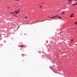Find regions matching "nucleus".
<instances>
[{"label": "nucleus", "instance_id": "2eb2a0df", "mask_svg": "<svg viewBox=\"0 0 77 77\" xmlns=\"http://www.w3.org/2000/svg\"><path fill=\"white\" fill-rule=\"evenodd\" d=\"M40 7L41 8H42V6H41V5H40Z\"/></svg>", "mask_w": 77, "mask_h": 77}, {"label": "nucleus", "instance_id": "412c9836", "mask_svg": "<svg viewBox=\"0 0 77 77\" xmlns=\"http://www.w3.org/2000/svg\"><path fill=\"white\" fill-rule=\"evenodd\" d=\"M27 18V17L26 16V17H25V18Z\"/></svg>", "mask_w": 77, "mask_h": 77}, {"label": "nucleus", "instance_id": "f8f14e48", "mask_svg": "<svg viewBox=\"0 0 77 77\" xmlns=\"http://www.w3.org/2000/svg\"><path fill=\"white\" fill-rule=\"evenodd\" d=\"M75 5H76L75 4H73L72 6H75Z\"/></svg>", "mask_w": 77, "mask_h": 77}, {"label": "nucleus", "instance_id": "dca6fc26", "mask_svg": "<svg viewBox=\"0 0 77 77\" xmlns=\"http://www.w3.org/2000/svg\"><path fill=\"white\" fill-rule=\"evenodd\" d=\"M20 0H15V1H19Z\"/></svg>", "mask_w": 77, "mask_h": 77}, {"label": "nucleus", "instance_id": "0eeeda50", "mask_svg": "<svg viewBox=\"0 0 77 77\" xmlns=\"http://www.w3.org/2000/svg\"><path fill=\"white\" fill-rule=\"evenodd\" d=\"M58 18H60V19H61L62 18V17L61 16H60V17H58Z\"/></svg>", "mask_w": 77, "mask_h": 77}, {"label": "nucleus", "instance_id": "4468645a", "mask_svg": "<svg viewBox=\"0 0 77 77\" xmlns=\"http://www.w3.org/2000/svg\"><path fill=\"white\" fill-rule=\"evenodd\" d=\"M73 41V39H72L71 41V42H72Z\"/></svg>", "mask_w": 77, "mask_h": 77}, {"label": "nucleus", "instance_id": "9d476101", "mask_svg": "<svg viewBox=\"0 0 77 77\" xmlns=\"http://www.w3.org/2000/svg\"><path fill=\"white\" fill-rule=\"evenodd\" d=\"M42 21H37V23H39V22H42Z\"/></svg>", "mask_w": 77, "mask_h": 77}, {"label": "nucleus", "instance_id": "aec40b11", "mask_svg": "<svg viewBox=\"0 0 77 77\" xmlns=\"http://www.w3.org/2000/svg\"><path fill=\"white\" fill-rule=\"evenodd\" d=\"M75 4L76 5H77V2H76V4Z\"/></svg>", "mask_w": 77, "mask_h": 77}, {"label": "nucleus", "instance_id": "f3484780", "mask_svg": "<svg viewBox=\"0 0 77 77\" xmlns=\"http://www.w3.org/2000/svg\"><path fill=\"white\" fill-rule=\"evenodd\" d=\"M14 16H15V17H17V16L16 15H14Z\"/></svg>", "mask_w": 77, "mask_h": 77}, {"label": "nucleus", "instance_id": "6ab92c4d", "mask_svg": "<svg viewBox=\"0 0 77 77\" xmlns=\"http://www.w3.org/2000/svg\"><path fill=\"white\" fill-rule=\"evenodd\" d=\"M7 8L8 9H9V7H7Z\"/></svg>", "mask_w": 77, "mask_h": 77}, {"label": "nucleus", "instance_id": "1a4fd4ad", "mask_svg": "<svg viewBox=\"0 0 77 77\" xmlns=\"http://www.w3.org/2000/svg\"><path fill=\"white\" fill-rule=\"evenodd\" d=\"M25 55V54H22V56H23V57H24V55Z\"/></svg>", "mask_w": 77, "mask_h": 77}, {"label": "nucleus", "instance_id": "39448f33", "mask_svg": "<svg viewBox=\"0 0 77 77\" xmlns=\"http://www.w3.org/2000/svg\"><path fill=\"white\" fill-rule=\"evenodd\" d=\"M65 14V12L64 11L62 13H61V15H64V14Z\"/></svg>", "mask_w": 77, "mask_h": 77}, {"label": "nucleus", "instance_id": "f03ea898", "mask_svg": "<svg viewBox=\"0 0 77 77\" xmlns=\"http://www.w3.org/2000/svg\"><path fill=\"white\" fill-rule=\"evenodd\" d=\"M14 12L15 13V14H17L18 13H19L20 12V11H18L17 10H16L14 11Z\"/></svg>", "mask_w": 77, "mask_h": 77}, {"label": "nucleus", "instance_id": "f257e3e1", "mask_svg": "<svg viewBox=\"0 0 77 77\" xmlns=\"http://www.w3.org/2000/svg\"><path fill=\"white\" fill-rule=\"evenodd\" d=\"M59 17L58 15H57L54 16L53 17H51L50 18H55L56 17Z\"/></svg>", "mask_w": 77, "mask_h": 77}, {"label": "nucleus", "instance_id": "9b49d317", "mask_svg": "<svg viewBox=\"0 0 77 77\" xmlns=\"http://www.w3.org/2000/svg\"><path fill=\"white\" fill-rule=\"evenodd\" d=\"M11 14H14V13L12 12H10Z\"/></svg>", "mask_w": 77, "mask_h": 77}, {"label": "nucleus", "instance_id": "6e6552de", "mask_svg": "<svg viewBox=\"0 0 77 77\" xmlns=\"http://www.w3.org/2000/svg\"><path fill=\"white\" fill-rule=\"evenodd\" d=\"M74 24H77V22H75L74 23Z\"/></svg>", "mask_w": 77, "mask_h": 77}, {"label": "nucleus", "instance_id": "ddd939ff", "mask_svg": "<svg viewBox=\"0 0 77 77\" xmlns=\"http://www.w3.org/2000/svg\"><path fill=\"white\" fill-rule=\"evenodd\" d=\"M24 62V60H22V62Z\"/></svg>", "mask_w": 77, "mask_h": 77}, {"label": "nucleus", "instance_id": "423d86ee", "mask_svg": "<svg viewBox=\"0 0 77 77\" xmlns=\"http://www.w3.org/2000/svg\"><path fill=\"white\" fill-rule=\"evenodd\" d=\"M68 2H72V1H73V0H68Z\"/></svg>", "mask_w": 77, "mask_h": 77}, {"label": "nucleus", "instance_id": "a211bd4d", "mask_svg": "<svg viewBox=\"0 0 77 77\" xmlns=\"http://www.w3.org/2000/svg\"><path fill=\"white\" fill-rule=\"evenodd\" d=\"M68 4H71V3H68Z\"/></svg>", "mask_w": 77, "mask_h": 77}, {"label": "nucleus", "instance_id": "20e7f679", "mask_svg": "<svg viewBox=\"0 0 77 77\" xmlns=\"http://www.w3.org/2000/svg\"><path fill=\"white\" fill-rule=\"evenodd\" d=\"M21 47L22 48H23V47H26L27 45L23 46V45H21Z\"/></svg>", "mask_w": 77, "mask_h": 77}, {"label": "nucleus", "instance_id": "4be33fe9", "mask_svg": "<svg viewBox=\"0 0 77 77\" xmlns=\"http://www.w3.org/2000/svg\"><path fill=\"white\" fill-rule=\"evenodd\" d=\"M75 1H77V0H75Z\"/></svg>", "mask_w": 77, "mask_h": 77}, {"label": "nucleus", "instance_id": "5701e85b", "mask_svg": "<svg viewBox=\"0 0 77 77\" xmlns=\"http://www.w3.org/2000/svg\"><path fill=\"white\" fill-rule=\"evenodd\" d=\"M48 18H49V16H48Z\"/></svg>", "mask_w": 77, "mask_h": 77}, {"label": "nucleus", "instance_id": "7ed1b4c3", "mask_svg": "<svg viewBox=\"0 0 77 77\" xmlns=\"http://www.w3.org/2000/svg\"><path fill=\"white\" fill-rule=\"evenodd\" d=\"M74 13L71 14V15L70 16V17H71V18H72V17H74Z\"/></svg>", "mask_w": 77, "mask_h": 77}]
</instances>
